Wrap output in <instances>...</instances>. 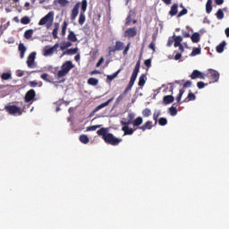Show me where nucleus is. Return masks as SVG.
Masks as SVG:
<instances>
[{
    "label": "nucleus",
    "instance_id": "28",
    "mask_svg": "<svg viewBox=\"0 0 229 229\" xmlns=\"http://www.w3.org/2000/svg\"><path fill=\"white\" fill-rule=\"evenodd\" d=\"M225 46L226 41H222L218 46H216V53H223V51H225Z\"/></svg>",
    "mask_w": 229,
    "mask_h": 229
},
{
    "label": "nucleus",
    "instance_id": "9",
    "mask_svg": "<svg viewBox=\"0 0 229 229\" xmlns=\"http://www.w3.org/2000/svg\"><path fill=\"white\" fill-rule=\"evenodd\" d=\"M124 37L128 38H133V37H137V27L129 28L124 32Z\"/></svg>",
    "mask_w": 229,
    "mask_h": 229
},
{
    "label": "nucleus",
    "instance_id": "46",
    "mask_svg": "<svg viewBox=\"0 0 229 229\" xmlns=\"http://www.w3.org/2000/svg\"><path fill=\"white\" fill-rule=\"evenodd\" d=\"M142 115H143V117H149V115H151V109H149V108H145V109L142 111Z\"/></svg>",
    "mask_w": 229,
    "mask_h": 229
},
{
    "label": "nucleus",
    "instance_id": "40",
    "mask_svg": "<svg viewBox=\"0 0 229 229\" xmlns=\"http://www.w3.org/2000/svg\"><path fill=\"white\" fill-rule=\"evenodd\" d=\"M206 12H207V13H212V0H208V2L206 4Z\"/></svg>",
    "mask_w": 229,
    "mask_h": 229
},
{
    "label": "nucleus",
    "instance_id": "58",
    "mask_svg": "<svg viewBox=\"0 0 229 229\" xmlns=\"http://www.w3.org/2000/svg\"><path fill=\"white\" fill-rule=\"evenodd\" d=\"M115 51H118L116 47H109V55H112V53H115Z\"/></svg>",
    "mask_w": 229,
    "mask_h": 229
},
{
    "label": "nucleus",
    "instance_id": "2",
    "mask_svg": "<svg viewBox=\"0 0 229 229\" xmlns=\"http://www.w3.org/2000/svg\"><path fill=\"white\" fill-rule=\"evenodd\" d=\"M53 21H55V12L50 11L38 21V26L46 25L47 30H49L53 26Z\"/></svg>",
    "mask_w": 229,
    "mask_h": 229
},
{
    "label": "nucleus",
    "instance_id": "41",
    "mask_svg": "<svg viewBox=\"0 0 229 229\" xmlns=\"http://www.w3.org/2000/svg\"><path fill=\"white\" fill-rule=\"evenodd\" d=\"M199 76H201V72L194 70L190 77L191 80H196V78H199Z\"/></svg>",
    "mask_w": 229,
    "mask_h": 229
},
{
    "label": "nucleus",
    "instance_id": "6",
    "mask_svg": "<svg viewBox=\"0 0 229 229\" xmlns=\"http://www.w3.org/2000/svg\"><path fill=\"white\" fill-rule=\"evenodd\" d=\"M58 47H60V44L58 43L51 47H49V46H46L43 49V56H51V55L55 54V51L58 50Z\"/></svg>",
    "mask_w": 229,
    "mask_h": 229
},
{
    "label": "nucleus",
    "instance_id": "3",
    "mask_svg": "<svg viewBox=\"0 0 229 229\" xmlns=\"http://www.w3.org/2000/svg\"><path fill=\"white\" fill-rule=\"evenodd\" d=\"M74 68V64H72V61H66L61 66V70L57 72L58 78H64V76H67L69 74V71Z\"/></svg>",
    "mask_w": 229,
    "mask_h": 229
},
{
    "label": "nucleus",
    "instance_id": "14",
    "mask_svg": "<svg viewBox=\"0 0 229 229\" xmlns=\"http://www.w3.org/2000/svg\"><path fill=\"white\" fill-rule=\"evenodd\" d=\"M151 128H153V122L148 121L142 126H140L139 130L146 131V130H151Z\"/></svg>",
    "mask_w": 229,
    "mask_h": 229
},
{
    "label": "nucleus",
    "instance_id": "15",
    "mask_svg": "<svg viewBox=\"0 0 229 229\" xmlns=\"http://www.w3.org/2000/svg\"><path fill=\"white\" fill-rule=\"evenodd\" d=\"M169 15L171 17H174V15H178V4H174L171 6V9L169 11Z\"/></svg>",
    "mask_w": 229,
    "mask_h": 229
},
{
    "label": "nucleus",
    "instance_id": "21",
    "mask_svg": "<svg viewBox=\"0 0 229 229\" xmlns=\"http://www.w3.org/2000/svg\"><path fill=\"white\" fill-rule=\"evenodd\" d=\"M196 99V95L191 91L189 92L187 98L182 101V103H189V101H194Z\"/></svg>",
    "mask_w": 229,
    "mask_h": 229
},
{
    "label": "nucleus",
    "instance_id": "26",
    "mask_svg": "<svg viewBox=\"0 0 229 229\" xmlns=\"http://www.w3.org/2000/svg\"><path fill=\"white\" fill-rule=\"evenodd\" d=\"M169 114L174 117V115H177L178 109H176V103L173 104V106L169 108Z\"/></svg>",
    "mask_w": 229,
    "mask_h": 229
},
{
    "label": "nucleus",
    "instance_id": "64",
    "mask_svg": "<svg viewBox=\"0 0 229 229\" xmlns=\"http://www.w3.org/2000/svg\"><path fill=\"white\" fill-rule=\"evenodd\" d=\"M149 49H152V51H155V42H151L148 46Z\"/></svg>",
    "mask_w": 229,
    "mask_h": 229
},
{
    "label": "nucleus",
    "instance_id": "32",
    "mask_svg": "<svg viewBox=\"0 0 229 229\" xmlns=\"http://www.w3.org/2000/svg\"><path fill=\"white\" fill-rule=\"evenodd\" d=\"M142 123H144V120L142 119V117L138 116V117L132 122V125H133V126H140V124H142Z\"/></svg>",
    "mask_w": 229,
    "mask_h": 229
},
{
    "label": "nucleus",
    "instance_id": "16",
    "mask_svg": "<svg viewBox=\"0 0 229 229\" xmlns=\"http://www.w3.org/2000/svg\"><path fill=\"white\" fill-rule=\"evenodd\" d=\"M174 101V97L172 95H166L163 98L164 105H171Z\"/></svg>",
    "mask_w": 229,
    "mask_h": 229
},
{
    "label": "nucleus",
    "instance_id": "47",
    "mask_svg": "<svg viewBox=\"0 0 229 229\" xmlns=\"http://www.w3.org/2000/svg\"><path fill=\"white\" fill-rule=\"evenodd\" d=\"M189 13V10L187 8H183L178 14L177 17H183V15H187Z\"/></svg>",
    "mask_w": 229,
    "mask_h": 229
},
{
    "label": "nucleus",
    "instance_id": "20",
    "mask_svg": "<svg viewBox=\"0 0 229 229\" xmlns=\"http://www.w3.org/2000/svg\"><path fill=\"white\" fill-rule=\"evenodd\" d=\"M18 49L20 51V58H24V55L26 53V47L24 46V44L21 43L18 47Z\"/></svg>",
    "mask_w": 229,
    "mask_h": 229
},
{
    "label": "nucleus",
    "instance_id": "56",
    "mask_svg": "<svg viewBox=\"0 0 229 229\" xmlns=\"http://www.w3.org/2000/svg\"><path fill=\"white\" fill-rule=\"evenodd\" d=\"M182 37H184V38H191V33L185 31V30H182Z\"/></svg>",
    "mask_w": 229,
    "mask_h": 229
},
{
    "label": "nucleus",
    "instance_id": "17",
    "mask_svg": "<svg viewBox=\"0 0 229 229\" xmlns=\"http://www.w3.org/2000/svg\"><path fill=\"white\" fill-rule=\"evenodd\" d=\"M58 30H60V23L55 22L54 24V30L52 31V36L55 39L58 38Z\"/></svg>",
    "mask_w": 229,
    "mask_h": 229
},
{
    "label": "nucleus",
    "instance_id": "61",
    "mask_svg": "<svg viewBox=\"0 0 229 229\" xmlns=\"http://www.w3.org/2000/svg\"><path fill=\"white\" fill-rule=\"evenodd\" d=\"M16 76H18V78H22V76H24V72L18 71L17 73H16Z\"/></svg>",
    "mask_w": 229,
    "mask_h": 229
},
{
    "label": "nucleus",
    "instance_id": "11",
    "mask_svg": "<svg viewBox=\"0 0 229 229\" xmlns=\"http://www.w3.org/2000/svg\"><path fill=\"white\" fill-rule=\"evenodd\" d=\"M80 13V2H78L72 10L71 19L72 21H76V17Z\"/></svg>",
    "mask_w": 229,
    "mask_h": 229
},
{
    "label": "nucleus",
    "instance_id": "24",
    "mask_svg": "<svg viewBox=\"0 0 229 229\" xmlns=\"http://www.w3.org/2000/svg\"><path fill=\"white\" fill-rule=\"evenodd\" d=\"M68 40H70V42H78V38L76 37V34H74V31H69Z\"/></svg>",
    "mask_w": 229,
    "mask_h": 229
},
{
    "label": "nucleus",
    "instance_id": "44",
    "mask_svg": "<svg viewBox=\"0 0 229 229\" xmlns=\"http://www.w3.org/2000/svg\"><path fill=\"white\" fill-rule=\"evenodd\" d=\"M21 22L22 24H30L31 22V19H30L28 16H23L21 19Z\"/></svg>",
    "mask_w": 229,
    "mask_h": 229
},
{
    "label": "nucleus",
    "instance_id": "1",
    "mask_svg": "<svg viewBox=\"0 0 229 229\" xmlns=\"http://www.w3.org/2000/svg\"><path fill=\"white\" fill-rule=\"evenodd\" d=\"M98 135L102 137L106 144H110L111 146H119L121 142H123V139L115 138L114 134L108 132V129L101 128L97 131Z\"/></svg>",
    "mask_w": 229,
    "mask_h": 229
},
{
    "label": "nucleus",
    "instance_id": "23",
    "mask_svg": "<svg viewBox=\"0 0 229 229\" xmlns=\"http://www.w3.org/2000/svg\"><path fill=\"white\" fill-rule=\"evenodd\" d=\"M191 42H193V44H198V42H199L201 38L199 36V33L195 32L191 35Z\"/></svg>",
    "mask_w": 229,
    "mask_h": 229
},
{
    "label": "nucleus",
    "instance_id": "49",
    "mask_svg": "<svg viewBox=\"0 0 229 229\" xmlns=\"http://www.w3.org/2000/svg\"><path fill=\"white\" fill-rule=\"evenodd\" d=\"M98 128H101V125H93L87 128V131H96Z\"/></svg>",
    "mask_w": 229,
    "mask_h": 229
},
{
    "label": "nucleus",
    "instance_id": "54",
    "mask_svg": "<svg viewBox=\"0 0 229 229\" xmlns=\"http://www.w3.org/2000/svg\"><path fill=\"white\" fill-rule=\"evenodd\" d=\"M183 41V38H182V36H176L174 42H178L179 44H182V42Z\"/></svg>",
    "mask_w": 229,
    "mask_h": 229
},
{
    "label": "nucleus",
    "instance_id": "5",
    "mask_svg": "<svg viewBox=\"0 0 229 229\" xmlns=\"http://www.w3.org/2000/svg\"><path fill=\"white\" fill-rule=\"evenodd\" d=\"M4 110L8 113L9 115H22V111L21 107L13 105V106H5Z\"/></svg>",
    "mask_w": 229,
    "mask_h": 229
},
{
    "label": "nucleus",
    "instance_id": "50",
    "mask_svg": "<svg viewBox=\"0 0 229 229\" xmlns=\"http://www.w3.org/2000/svg\"><path fill=\"white\" fill-rule=\"evenodd\" d=\"M158 117H160V111L155 112L153 114V119L157 123H158Z\"/></svg>",
    "mask_w": 229,
    "mask_h": 229
},
{
    "label": "nucleus",
    "instance_id": "8",
    "mask_svg": "<svg viewBox=\"0 0 229 229\" xmlns=\"http://www.w3.org/2000/svg\"><path fill=\"white\" fill-rule=\"evenodd\" d=\"M35 58H37V52H32L27 58V65L30 69H35Z\"/></svg>",
    "mask_w": 229,
    "mask_h": 229
},
{
    "label": "nucleus",
    "instance_id": "12",
    "mask_svg": "<svg viewBox=\"0 0 229 229\" xmlns=\"http://www.w3.org/2000/svg\"><path fill=\"white\" fill-rule=\"evenodd\" d=\"M113 101H114V97L111 98L110 99H108L106 102H104V103L100 104L99 106H98L93 110V114H96V112H99V110L105 108V106H108V105H110V103H112Z\"/></svg>",
    "mask_w": 229,
    "mask_h": 229
},
{
    "label": "nucleus",
    "instance_id": "10",
    "mask_svg": "<svg viewBox=\"0 0 229 229\" xmlns=\"http://www.w3.org/2000/svg\"><path fill=\"white\" fill-rule=\"evenodd\" d=\"M208 76L213 80V83L219 81V72L216 70H209Z\"/></svg>",
    "mask_w": 229,
    "mask_h": 229
},
{
    "label": "nucleus",
    "instance_id": "27",
    "mask_svg": "<svg viewBox=\"0 0 229 229\" xmlns=\"http://www.w3.org/2000/svg\"><path fill=\"white\" fill-rule=\"evenodd\" d=\"M80 5H81V13H85L87 12V6H88L87 0H82L81 3H80Z\"/></svg>",
    "mask_w": 229,
    "mask_h": 229
},
{
    "label": "nucleus",
    "instance_id": "33",
    "mask_svg": "<svg viewBox=\"0 0 229 229\" xmlns=\"http://www.w3.org/2000/svg\"><path fill=\"white\" fill-rule=\"evenodd\" d=\"M99 83V81L96 78H89L88 80V84L92 85V87H96Z\"/></svg>",
    "mask_w": 229,
    "mask_h": 229
},
{
    "label": "nucleus",
    "instance_id": "22",
    "mask_svg": "<svg viewBox=\"0 0 229 229\" xmlns=\"http://www.w3.org/2000/svg\"><path fill=\"white\" fill-rule=\"evenodd\" d=\"M48 77V74L47 73H43V74H41V80H44V81H47L48 83H62L63 81H65V80H63V81H51V80H49V78H47Z\"/></svg>",
    "mask_w": 229,
    "mask_h": 229
},
{
    "label": "nucleus",
    "instance_id": "55",
    "mask_svg": "<svg viewBox=\"0 0 229 229\" xmlns=\"http://www.w3.org/2000/svg\"><path fill=\"white\" fill-rule=\"evenodd\" d=\"M206 85H207V84H205V82H203V81H199V82L197 83L198 89H205Z\"/></svg>",
    "mask_w": 229,
    "mask_h": 229
},
{
    "label": "nucleus",
    "instance_id": "34",
    "mask_svg": "<svg viewBox=\"0 0 229 229\" xmlns=\"http://www.w3.org/2000/svg\"><path fill=\"white\" fill-rule=\"evenodd\" d=\"M29 86L32 89H35V87H42V81L38 82L37 81H31L29 82Z\"/></svg>",
    "mask_w": 229,
    "mask_h": 229
},
{
    "label": "nucleus",
    "instance_id": "37",
    "mask_svg": "<svg viewBox=\"0 0 229 229\" xmlns=\"http://www.w3.org/2000/svg\"><path fill=\"white\" fill-rule=\"evenodd\" d=\"M80 140L82 144H89V136L85 134L80 136Z\"/></svg>",
    "mask_w": 229,
    "mask_h": 229
},
{
    "label": "nucleus",
    "instance_id": "30",
    "mask_svg": "<svg viewBox=\"0 0 229 229\" xmlns=\"http://www.w3.org/2000/svg\"><path fill=\"white\" fill-rule=\"evenodd\" d=\"M31 37H33V30L32 29L27 30L24 32V38H26V40H30Z\"/></svg>",
    "mask_w": 229,
    "mask_h": 229
},
{
    "label": "nucleus",
    "instance_id": "62",
    "mask_svg": "<svg viewBox=\"0 0 229 229\" xmlns=\"http://www.w3.org/2000/svg\"><path fill=\"white\" fill-rule=\"evenodd\" d=\"M216 4H217L218 6H221V4H223V3H225V0H215Z\"/></svg>",
    "mask_w": 229,
    "mask_h": 229
},
{
    "label": "nucleus",
    "instance_id": "51",
    "mask_svg": "<svg viewBox=\"0 0 229 229\" xmlns=\"http://www.w3.org/2000/svg\"><path fill=\"white\" fill-rule=\"evenodd\" d=\"M124 99V95L121 94L115 100V105H119Z\"/></svg>",
    "mask_w": 229,
    "mask_h": 229
},
{
    "label": "nucleus",
    "instance_id": "25",
    "mask_svg": "<svg viewBox=\"0 0 229 229\" xmlns=\"http://www.w3.org/2000/svg\"><path fill=\"white\" fill-rule=\"evenodd\" d=\"M146 80H147L146 74L144 73L141 74L140 76L139 82H138L139 87H144V85H146Z\"/></svg>",
    "mask_w": 229,
    "mask_h": 229
},
{
    "label": "nucleus",
    "instance_id": "36",
    "mask_svg": "<svg viewBox=\"0 0 229 229\" xmlns=\"http://www.w3.org/2000/svg\"><path fill=\"white\" fill-rule=\"evenodd\" d=\"M114 47L117 51H123L124 49V43L123 41H116Z\"/></svg>",
    "mask_w": 229,
    "mask_h": 229
},
{
    "label": "nucleus",
    "instance_id": "42",
    "mask_svg": "<svg viewBox=\"0 0 229 229\" xmlns=\"http://www.w3.org/2000/svg\"><path fill=\"white\" fill-rule=\"evenodd\" d=\"M119 72H121V70L116 71L112 75H107V80H109V81H112L113 80H115V78H117V76H119Z\"/></svg>",
    "mask_w": 229,
    "mask_h": 229
},
{
    "label": "nucleus",
    "instance_id": "35",
    "mask_svg": "<svg viewBox=\"0 0 229 229\" xmlns=\"http://www.w3.org/2000/svg\"><path fill=\"white\" fill-rule=\"evenodd\" d=\"M67 26H69V23L67 21H64L62 25V30H61L62 37H65V33L67 31Z\"/></svg>",
    "mask_w": 229,
    "mask_h": 229
},
{
    "label": "nucleus",
    "instance_id": "13",
    "mask_svg": "<svg viewBox=\"0 0 229 229\" xmlns=\"http://www.w3.org/2000/svg\"><path fill=\"white\" fill-rule=\"evenodd\" d=\"M133 119H135V114L130 113L128 114V121L127 122L121 121L122 126H130V124H132Z\"/></svg>",
    "mask_w": 229,
    "mask_h": 229
},
{
    "label": "nucleus",
    "instance_id": "4",
    "mask_svg": "<svg viewBox=\"0 0 229 229\" xmlns=\"http://www.w3.org/2000/svg\"><path fill=\"white\" fill-rule=\"evenodd\" d=\"M139 71H140V61H138L136 63V65H135L134 70L132 72L130 82H129V84L126 88L129 90H131V88L133 87V85H135V81L137 80V76H139Z\"/></svg>",
    "mask_w": 229,
    "mask_h": 229
},
{
    "label": "nucleus",
    "instance_id": "52",
    "mask_svg": "<svg viewBox=\"0 0 229 229\" xmlns=\"http://www.w3.org/2000/svg\"><path fill=\"white\" fill-rule=\"evenodd\" d=\"M130 46H131V43H128V45L125 47V48L123 49V55L124 56H126V55H128V51H130Z\"/></svg>",
    "mask_w": 229,
    "mask_h": 229
},
{
    "label": "nucleus",
    "instance_id": "59",
    "mask_svg": "<svg viewBox=\"0 0 229 229\" xmlns=\"http://www.w3.org/2000/svg\"><path fill=\"white\" fill-rule=\"evenodd\" d=\"M144 65H145L146 67H151V59H147V60H145Z\"/></svg>",
    "mask_w": 229,
    "mask_h": 229
},
{
    "label": "nucleus",
    "instance_id": "18",
    "mask_svg": "<svg viewBox=\"0 0 229 229\" xmlns=\"http://www.w3.org/2000/svg\"><path fill=\"white\" fill-rule=\"evenodd\" d=\"M122 131H123L124 135H133L135 130L130 128L128 125H123L122 127Z\"/></svg>",
    "mask_w": 229,
    "mask_h": 229
},
{
    "label": "nucleus",
    "instance_id": "19",
    "mask_svg": "<svg viewBox=\"0 0 229 229\" xmlns=\"http://www.w3.org/2000/svg\"><path fill=\"white\" fill-rule=\"evenodd\" d=\"M72 46V43L71 41H64L61 43L60 49L61 51H65L68 47H71Z\"/></svg>",
    "mask_w": 229,
    "mask_h": 229
},
{
    "label": "nucleus",
    "instance_id": "60",
    "mask_svg": "<svg viewBox=\"0 0 229 229\" xmlns=\"http://www.w3.org/2000/svg\"><path fill=\"white\" fill-rule=\"evenodd\" d=\"M131 22V12H130L129 15L126 18V24H130Z\"/></svg>",
    "mask_w": 229,
    "mask_h": 229
},
{
    "label": "nucleus",
    "instance_id": "45",
    "mask_svg": "<svg viewBox=\"0 0 229 229\" xmlns=\"http://www.w3.org/2000/svg\"><path fill=\"white\" fill-rule=\"evenodd\" d=\"M11 78H12V73H10V72H4V73L1 75V79H2V80H4V81H6V80H11Z\"/></svg>",
    "mask_w": 229,
    "mask_h": 229
},
{
    "label": "nucleus",
    "instance_id": "43",
    "mask_svg": "<svg viewBox=\"0 0 229 229\" xmlns=\"http://www.w3.org/2000/svg\"><path fill=\"white\" fill-rule=\"evenodd\" d=\"M198 55H201V48L195 47L192 52L190 54V56H196Z\"/></svg>",
    "mask_w": 229,
    "mask_h": 229
},
{
    "label": "nucleus",
    "instance_id": "53",
    "mask_svg": "<svg viewBox=\"0 0 229 229\" xmlns=\"http://www.w3.org/2000/svg\"><path fill=\"white\" fill-rule=\"evenodd\" d=\"M58 3L61 6H67L69 4V1L67 0H58Z\"/></svg>",
    "mask_w": 229,
    "mask_h": 229
},
{
    "label": "nucleus",
    "instance_id": "48",
    "mask_svg": "<svg viewBox=\"0 0 229 229\" xmlns=\"http://www.w3.org/2000/svg\"><path fill=\"white\" fill-rule=\"evenodd\" d=\"M158 124L160 126H165V124H167V118H164V117L159 118Z\"/></svg>",
    "mask_w": 229,
    "mask_h": 229
},
{
    "label": "nucleus",
    "instance_id": "31",
    "mask_svg": "<svg viewBox=\"0 0 229 229\" xmlns=\"http://www.w3.org/2000/svg\"><path fill=\"white\" fill-rule=\"evenodd\" d=\"M76 53H78V47H75V48H70V49H67L66 51H64L63 53V55H76Z\"/></svg>",
    "mask_w": 229,
    "mask_h": 229
},
{
    "label": "nucleus",
    "instance_id": "57",
    "mask_svg": "<svg viewBox=\"0 0 229 229\" xmlns=\"http://www.w3.org/2000/svg\"><path fill=\"white\" fill-rule=\"evenodd\" d=\"M189 87H192V82L191 81H188L183 84V89H187Z\"/></svg>",
    "mask_w": 229,
    "mask_h": 229
},
{
    "label": "nucleus",
    "instance_id": "39",
    "mask_svg": "<svg viewBox=\"0 0 229 229\" xmlns=\"http://www.w3.org/2000/svg\"><path fill=\"white\" fill-rule=\"evenodd\" d=\"M216 19H218V21H221L225 19V13H223L222 9H218L216 13Z\"/></svg>",
    "mask_w": 229,
    "mask_h": 229
},
{
    "label": "nucleus",
    "instance_id": "38",
    "mask_svg": "<svg viewBox=\"0 0 229 229\" xmlns=\"http://www.w3.org/2000/svg\"><path fill=\"white\" fill-rule=\"evenodd\" d=\"M85 21H86L85 13H80L79 24L81 26H83V24H85Z\"/></svg>",
    "mask_w": 229,
    "mask_h": 229
},
{
    "label": "nucleus",
    "instance_id": "7",
    "mask_svg": "<svg viewBox=\"0 0 229 229\" xmlns=\"http://www.w3.org/2000/svg\"><path fill=\"white\" fill-rule=\"evenodd\" d=\"M37 97V93L35 92V89H30L25 94V103H33L35 101V98Z\"/></svg>",
    "mask_w": 229,
    "mask_h": 229
},
{
    "label": "nucleus",
    "instance_id": "29",
    "mask_svg": "<svg viewBox=\"0 0 229 229\" xmlns=\"http://www.w3.org/2000/svg\"><path fill=\"white\" fill-rule=\"evenodd\" d=\"M184 93H185V89H181L179 90V94L176 97V101H177L178 105H182V97L183 96Z\"/></svg>",
    "mask_w": 229,
    "mask_h": 229
},
{
    "label": "nucleus",
    "instance_id": "63",
    "mask_svg": "<svg viewBox=\"0 0 229 229\" xmlns=\"http://www.w3.org/2000/svg\"><path fill=\"white\" fill-rule=\"evenodd\" d=\"M182 58V53H177L175 55H174V60H180Z\"/></svg>",
    "mask_w": 229,
    "mask_h": 229
}]
</instances>
